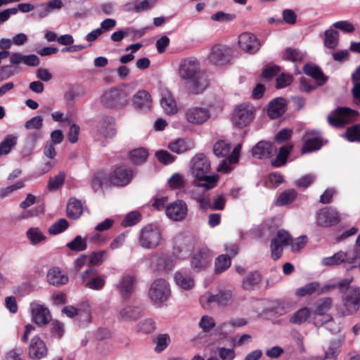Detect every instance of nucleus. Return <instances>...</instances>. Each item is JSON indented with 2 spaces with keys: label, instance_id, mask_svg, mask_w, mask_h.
I'll return each mask as SVG.
<instances>
[{
  "label": "nucleus",
  "instance_id": "obj_37",
  "mask_svg": "<svg viewBox=\"0 0 360 360\" xmlns=\"http://www.w3.org/2000/svg\"><path fill=\"white\" fill-rule=\"evenodd\" d=\"M344 339H336L330 342L328 349L325 351L323 360H336L342 347Z\"/></svg>",
  "mask_w": 360,
  "mask_h": 360
},
{
  "label": "nucleus",
  "instance_id": "obj_49",
  "mask_svg": "<svg viewBox=\"0 0 360 360\" xmlns=\"http://www.w3.org/2000/svg\"><path fill=\"white\" fill-rule=\"evenodd\" d=\"M148 151L143 148L134 149L130 153V160L134 164H141L145 162L148 158Z\"/></svg>",
  "mask_w": 360,
  "mask_h": 360
},
{
  "label": "nucleus",
  "instance_id": "obj_13",
  "mask_svg": "<svg viewBox=\"0 0 360 360\" xmlns=\"http://www.w3.org/2000/svg\"><path fill=\"white\" fill-rule=\"evenodd\" d=\"M253 115L252 105L247 103L241 104L235 109L232 115V122L235 126L242 128L250 123L253 119Z\"/></svg>",
  "mask_w": 360,
  "mask_h": 360
},
{
  "label": "nucleus",
  "instance_id": "obj_59",
  "mask_svg": "<svg viewBox=\"0 0 360 360\" xmlns=\"http://www.w3.org/2000/svg\"><path fill=\"white\" fill-rule=\"evenodd\" d=\"M345 136L350 141H360V125L356 124L349 127L345 131Z\"/></svg>",
  "mask_w": 360,
  "mask_h": 360
},
{
  "label": "nucleus",
  "instance_id": "obj_26",
  "mask_svg": "<svg viewBox=\"0 0 360 360\" xmlns=\"http://www.w3.org/2000/svg\"><path fill=\"white\" fill-rule=\"evenodd\" d=\"M47 354V348L44 341L35 336L32 338L29 346V356L34 360H39Z\"/></svg>",
  "mask_w": 360,
  "mask_h": 360
},
{
  "label": "nucleus",
  "instance_id": "obj_55",
  "mask_svg": "<svg viewBox=\"0 0 360 360\" xmlns=\"http://www.w3.org/2000/svg\"><path fill=\"white\" fill-rule=\"evenodd\" d=\"M260 281V275L257 272L250 274L243 281V288L250 290Z\"/></svg>",
  "mask_w": 360,
  "mask_h": 360
},
{
  "label": "nucleus",
  "instance_id": "obj_4",
  "mask_svg": "<svg viewBox=\"0 0 360 360\" xmlns=\"http://www.w3.org/2000/svg\"><path fill=\"white\" fill-rule=\"evenodd\" d=\"M162 231L159 227L153 224H148L139 232V244L147 250L155 249L162 242Z\"/></svg>",
  "mask_w": 360,
  "mask_h": 360
},
{
  "label": "nucleus",
  "instance_id": "obj_38",
  "mask_svg": "<svg viewBox=\"0 0 360 360\" xmlns=\"http://www.w3.org/2000/svg\"><path fill=\"white\" fill-rule=\"evenodd\" d=\"M174 280L176 285L184 290L191 289L194 285V280L186 272H176L175 274Z\"/></svg>",
  "mask_w": 360,
  "mask_h": 360
},
{
  "label": "nucleus",
  "instance_id": "obj_40",
  "mask_svg": "<svg viewBox=\"0 0 360 360\" xmlns=\"http://www.w3.org/2000/svg\"><path fill=\"white\" fill-rule=\"evenodd\" d=\"M18 136L14 134H8L0 143V151L3 155L10 153L11 149L16 145Z\"/></svg>",
  "mask_w": 360,
  "mask_h": 360
},
{
  "label": "nucleus",
  "instance_id": "obj_28",
  "mask_svg": "<svg viewBox=\"0 0 360 360\" xmlns=\"http://www.w3.org/2000/svg\"><path fill=\"white\" fill-rule=\"evenodd\" d=\"M143 315V310L141 307L127 305L119 311L120 318L124 321H135Z\"/></svg>",
  "mask_w": 360,
  "mask_h": 360
},
{
  "label": "nucleus",
  "instance_id": "obj_24",
  "mask_svg": "<svg viewBox=\"0 0 360 360\" xmlns=\"http://www.w3.org/2000/svg\"><path fill=\"white\" fill-rule=\"evenodd\" d=\"M336 285L327 284L321 286L317 282H311L306 284L305 285L297 289L295 295L300 297H304L312 293H317L318 295L323 294L329 291L330 289L335 288Z\"/></svg>",
  "mask_w": 360,
  "mask_h": 360
},
{
  "label": "nucleus",
  "instance_id": "obj_48",
  "mask_svg": "<svg viewBox=\"0 0 360 360\" xmlns=\"http://www.w3.org/2000/svg\"><path fill=\"white\" fill-rule=\"evenodd\" d=\"M66 246L72 251L82 252L87 248V243L81 236H77L72 241L67 243Z\"/></svg>",
  "mask_w": 360,
  "mask_h": 360
},
{
  "label": "nucleus",
  "instance_id": "obj_23",
  "mask_svg": "<svg viewBox=\"0 0 360 360\" xmlns=\"http://www.w3.org/2000/svg\"><path fill=\"white\" fill-rule=\"evenodd\" d=\"M165 212L168 218L174 221L182 220L187 215V205L183 200H177L166 207Z\"/></svg>",
  "mask_w": 360,
  "mask_h": 360
},
{
  "label": "nucleus",
  "instance_id": "obj_56",
  "mask_svg": "<svg viewBox=\"0 0 360 360\" xmlns=\"http://www.w3.org/2000/svg\"><path fill=\"white\" fill-rule=\"evenodd\" d=\"M285 58L290 61H301L304 57V53L298 49H287L284 53Z\"/></svg>",
  "mask_w": 360,
  "mask_h": 360
},
{
  "label": "nucleus",
  "instance_id": "obj_54",
  "mask_svg": "<svg viewBox=\"0 0 360 360\" xmlns=\"http://www.w3.org/2000/svg\"><path fill=\"white\" fill-rule=\"evenodd\" d=\"M199 327L205 333L210 332L216 326L214 319L210 316H202L199 321Z\"/></svg>",
  "mask_w": 360,
  "mask_h": 360
},
{
  "label": "nucleus",
  "instance_id": "obj_46",
  "mask_svg": "<svg viewBox=\"0 0 360 360\" xmlns=\"http://www.w3.org/2000/svg\"><path fill=\"white\" fill-rule=\"evenodd\" d=\"M108 253L106 250H101L91 252L89 256V264L91 266H100L107 259Z\"/></svg>",
  "mask_w": 360,
  "mask_h": 360
},
{
  "label": "nucleus",
  "instance_id": "obj_7",
  "mask_svg": "<svg viewBox=\"0 0 360 360\" xmlns=\"http://www.w3.org/2000/svg\"><path fill=\"white\" fill-rule=\"evenodd\" d=\"M171 295L169 283L162 278L155 279L148 290V297L150 300L158 305L167 301Z\"/></svg>",
  "mask_w": 360,
  "mask_h": 360
},
{
  "label": "nucleus",
  "instance_id": "obj_31",
  "mask_svg": "<svg viewBox=\"0 0 360 360\" xmlns=\"http://www.w3.org/2000/svg\"><path fill=\"white\" fill-rule=\"evenodd\" d=\"M285 110V101L282 98H276L269 103L267 112L271 119H275L282 115Z\"/></svg>",
  "mask_w": 360,
  "mask_h": 360
},
{
  "label": "nucleus",
  "instance_id": "obj_35",
  "mask_svg": "<svg viewBox=\"0 0 360 360\" xmlns=\"http://www.w3.org/2000/svg\"><path fill=\"white\" fill-rule=\"evenodd\" d=\"M83 213V206L81 201L71 198L67 205V214L69 218L79 219Z\"/></svg>",
  "mask_w": 360,
  "mask_h": 360
},
{
  "label": "nucleus",
  "instance_id": "obj_11",
  "mask_svg": "<svg viewBox=\"0 0 360 360\" xmlns=\"http://www.w3.org/2000/svg\"><path fill=\"white\" fill-rule=\"evenodd\" d=\"M359 113L348 108H339L328 116V123L336 127L356 120Z\"/></svg>",
  "mask_w": 360,
  "mask_h": 360
},
{
  "label": "nucleus",
  "instance_id": "obj_15",
  "mask_svg": "<svg viewBox=\"0 0 360 360\" xmlns=\"http://www.w3.org/2000/svg\"><path fill=\"white\" fill-rule=\"evenodd\" d=\"M290 240L291 237L286 231L280 230L277 232L276 236L271 239V257L274 260L281 257L283 248L288 245Z\"/></svg>",
  "mask_w": 360,
  "mask_h": 360
},
{
  "label": "nucleus",
  "instance_id": "obj_43",
  "mask_svg": "<svg viewBox=\"0 0 360 360\" xmlns=\"http://www.w3.org/2000/svg\"><path fill=\"white\" fill-rule=\"evenodd\" d=\"M311 311L307 307H303L295 312L290 319L292 323L300 325L305 322L310 316Z\"/></svg>",
  "mask_w": 360,
  "mask_h": 360
},
{
  "label": "nucleus",
  "instance_id": "obj_21",
  "mask_svg": "<svg viewBox=\"0 0 360 360\" xmlns=\"http://www.w3.org/2000/svg\"><path fill=\"white\" fill-rule=\"evenodd\" d=\"M133 176L134 172L131 169L119 167L109 176L110 184L117 186H124L129 184Z\"/></svg>",
  "mask_w": 360,
  "mask_h": 360
},
{
  "label": "nucleus",
  "instance_id": "obj_42",
  "mask_svg": "<svg viewBox=\"0 0 360 360\" xmlns=\"http://www.w3.org/2000/svg\"><path fill=\"white\" fill-rule=\"evenodd\" d=\"M26 236L31 244L34 245L44 241L46 238L41 231L37 227L29 229L26 233Z\"/></svg>",
  "mask_w": 360,
  "mask_h": 360
},
{
  "label": "nucleus",
  "instance_id": "obj_3",
  "mask_svg": "<svg viewBox=\"0 0 360 360\" xmlns=\"http://www.w3.org/2000/svg\"><path fill=\"white\" fill-rule=\"evenodd\" d=\"M360 309V287L348 288L342 296V304L338 312L342 316H350L356 314Z\"/></svg>",
  "mask_w": 360,
  "mask_h": 360
},
{
  "label": "nucleus",
  "instance_id": "obj_51",
  "mask_svg": "<svg viewBox=\"0 0 360 360\" xmlns=\"http://www.w3.org/2000/svg\"><path fill=\"white\" fill-rule=\"evenodd\" d=\"M137 330L143 333L148 334L155 330V322L153 319L148 318L140 321L136 326Z\"/></svg>",
  "mask_w": 360,
  "mask_h": 360
},
{
  "label": "nucleus",
  "instance_id": "obj_6",
  "mask_svg": "<svg viewBox=\"0 0 360 360\" xmlns=\"http://www.w3.org/2000/svg\"><path fill=\"white\" fill-rule=\"evenodd\" d=\"M332 307V300L330 298H325L318 302L315 307L314 311V315L315 316V324L316 326H323V323L327 324V328L330 330L333 333L339 331L340 327L337 326L334 328H331L333 321L330 315L326 314V312Z\"/></svg>",
  "mask_w": 360,
  "mask_h": 360
},
{
  "label": "nucleus",
  "instance_id": "obj_20",
  "mask_svg": "<svg viewBox=\"0 0 360 360\" xmlns=\"http://www.w3.org/2000/svg\"><path fill=\"white\" fill-rule=\"evenodd\" d=\"M340 221L338 212L332 209L324 208L317 212L316 224L321 227H330Z\"/></svg>",
  "mask_w": 360,
  "mask_h": 360
},
{
  "label": "nucleus",
  "instance_id": "obj_44",
  "mask_svg": "<svg viewBox=\"0 0 360 360\" xmlns=\"http://www.w3.org/2000/svg\"><path fill=\"white\" fill-rule=\"evenodd\" d=\"M297 197V192L294 189H288L282 192L278 197L276 204L283 206L291 203Z\"/></svg>",
  "mask_w": 360,
  "mask_h": 360
},
{
  "label": "nucleus",
  "instance_id": "obj_50",
  "mask_svg": "<svg viewBox=\"0 0 360 360\" xmlns=\"http://www.w3.org/2000/svg\"><path fill=\"white\" fill-rule=\"evenodd\" d=\"M230 149V143L224 140L217 141L213 147L214 153L218 157L226 156L229 154Z\"/></svg>",
  "mask_w": 360,
  "mask_h": 360
},
{
  "label": "nucleus",
  "instance_id": "obj_1",
  "mask_svg": "<svg viewBox=\"0 0 360 360\" xmlns=\"http://www.w3.org/2000/svg\"><path fill=\"white\" fill-rule=\"evenodd\" d=\"M178 73L179 77L186 80V89L189 94H202L208 82L206 77L200 71L199 60L195 57L183 58L179 63Z\"/></svg>",
  "mask_w": 360,
  "mask_h": 360
},
{
  "label": "nucleus",
  "instance_id": "obj_32",
  "mask_svg": "<svg viewBox=\"0 0 360 360\" xmlns=\"http://www.w3.org/2000/svg\"><path fill=\"white\" fill-rule=\"evenodd\" d=\"M274 151L271 143L268 141H259L252 149V155L258 159L270 157Z\"/></svg>",
  "mask_w": 360,
  "mask_h": 360
},
{
  "label": "nucleus",
  "instance_id": "obj_36",
  "mask_svg": "<svg viewBox=\"0 0 360 360\" xmlns=\"http://www.w3.org/2000/svg\"><path fill=\"white\" fill-rule=\"evenodd\" d=\"M303 71L306 75L313 77L319 85H323L327 81V77L323 75L321 69L315 65H305Z\"/></svg>",
  "mask_w": 360,
  "mask_h": 360
},
{
  "label": "nucleus",
  "instance_id": "obj_19",
  "mask_svg": "<svg viewBox=\"0 0 360 360\" xmlns=\"http://www.w3.org/2000/svg\"><path fill=\"white\" fill-rule=\"evenodd\" d=\"M133 107L141 112H146L150 110L153 100L150 94L146 90H139L131 98Z\"/></svg>",
  "mask_w": 360,
  "mask_h": 360
},
{
  "label": "nucleus",
  "instance_id": "obj_2",
  "mask_svg": "<svg viewBox=\"0 0 360 360\" xmlns=\"http://www.w3.org/2000/svg\"><path fill=\"white\" fill-rule=\"evenodd\" d=\"M190 172L192 176L198 181H202V185L207 189L216 187L218 175H209L211 166L207 158L203 153H197L192 158L189 163Z\"/></svg>",
  "mask_w": 360,
  "mask_h": 360
},
{
  "label": "nucleus",
  "instance_id": "obj_27",
  "mask_svg": "<svg viewBox=\"0 0 360 360\" xmlns=\"http://www.w3.org/2000/svg\"><path fill=\"white\" fill-rule=\"evenodd\" d=\"M97 127L98 133L105 138H112L116 135L115 121L112 117H103Z\"/></svg>",
  "mask_w": 360,
  "mask_h": 360
},
{
  "label": "nucleus",
  "instance_id": "obj_17",
  "mask_svg": "<svg viewBox=\"0 0 360 360\" xmlns=\"http://www.w3.org/2000/svg\"><path fill=\"white\" fill-rule=\"evenodd\" d=\"M303 139L304 145L301 149L302 153L318 150L322 146L321 134L317 130L306 131Z\"/></svg>",
  "mask_w": 360,
  "mask_h": 360
},
{
  "label": "nucleus",
  "instance_id": "obj_5",
  "mask_svg": "<svg viewBox=\"0 0 360 360\" xmlns=\"http://www.w3.org/2000/svg\"><path fill=\"white\" fill-rule=\"evenodd\" d=\"M358 259H360V251L358 249L355 250H348L347 252L339 251L330 257H326L322 259L321 264L326 266L345 265H358Z\"/></svg>",
  "mask_w": 360,
  "mask_h": 360
},
{
  "label": "nucleus",
  "instance_id": "obj_41",
  "mask_svg": "<svg viewBox=\"0 0 360 360\" xmlns=\"http://www.w3.org/2000/svg\"><path fill=\"white\" fill-rule=\"evenodd\" d=\"M292 145H285L279 149V151L274 160L272 161V165L275 167H281L286 163L288 155L292 149Z\"/></svg>",
  "mask_w": 360,
  "mask_h": 360
},
{
  "label": "nucleus",
  "instance_id": "obj_22",
  "mask_svg": "<svg viewBox=\"0 0 360 360\" xmlns=\"http://www.w3.org/2000/svg\"><path fill=\"white\" fill-rule=\"evenodd\" d=\"M238 46L240 50L248 53H256L260 46L257 37L250 32H243L238 37Z\"/></svg>",
  "mask_w": 360,
  "mask_h": 360
},
{
  "label": "nucleus",
  "instance_id": "obj_62",
  "mask_svg": "<svg viewBox=\"0 0 360 360\" xmlns=\"http://www.w3.org/2000/svg\"><path fill=\"white\" fill-rule=\"evenodd\" d=\"M208 190L202 185V181H198V184L190 191V194L191 198L196 200L202 195L207 194Z\"/></svg>",
  "mask_w": 360,
  "mask_h": 360
},
{
  "label": "nucleus",
  "instance_id": "obj_8",
  "mask_svg": "<svg viewBox=\"0 0 360 360\" xmlns=\"http://www.w3.org/2000/svg\"><path fill=\"white\" fill-rule=\"evenodd\" d=\"M211 110L205 105H193L184 112V119L191 125L200 126L211 118Z\"/></svg>",
  "mask_w": 360,
  "mask_h": 360
},
{
  "label": "nucleus",
  "instance_id": "obj_29",
  "mask_svg": "<svg viewBox=\"0 0 360 360\" xmlns=\"http://www.w3.org/2000/svg\"><path fill=\"white\" fill-rule=\"evenodd\" d=\"M47 281L50 285L59 286L68 282V275L58 267L51 268L46 275Z\"/></svg>",
  "mask_w": 360,
  "mask_h": 360
},
{
  "label": "nucleus",
  "instance_id": "obj_9",
  "mask_svg": "<svg viewBox=\"0 0 360 360\" xmlns=\"http://www.w3.org/2000/svg\"><path fill=\"white\" fill-rule=\"evenodd\" d=\"M102 103L108 108L120 109L128 103V94L122 89L112 88L101 96Z\"/></svg>",
  "mask_w": 360,
  "mask_h": 360
},
{
  "label": "nucleus",
  "instance_id": "obj_30",
  "mask_svg": "<svg viewBox=\"0 0 360 360\" xmlns=\"http://www.w3.org/2000/svg\"><path fill=\"white\" fill-rule=\"evenodd\" d=\"M160 105L167 115H174L178 111L176 102L170 91H165L162 93Z\"/></svg>",
  "mask_w": 360,
  "mask_h": 360
},
{
  "label": "nucleus",
  "instance_id": "obj_64",
  "mask_svg": "<svg viewBox=\"0 0 360 360\" xmlns=\"http://www.w3.org/2000/svg\"><path fill=\"white\" fill-rule=\"evenodd\" d=\"M43 118L41 116L34 117L27 120L25 127L27 129H39L42 127Z\"/></svg>",
  "mask_w": 360,
  "mask_h": 360
},
{
  "label": "nucleus",
  "instance_id": "obj_61",
  "mask_svg": "<svg viewBox=\"0 0 360 360\" xmlns=\"http://www.w3.org/2000/svg\"><path fill=\"white\" fill-rule=\"evenodd\" d=\"M236 18V15L226 13L223 11H218L211 16V19L216 22H230Z\"/></svg>",
  "mask_w": 360,
  "mask_h": 360
},
{
  "label": "nucleus",
  "instance_id": "obj_52",
  "mask_svg": "<svg viewBox=\"0 0 360 360\" xmlns=\"http://www.w3.org/2000/svg\"><path fill=\"white\" fill-rule=\"evenodd\" d=\"M68 226L69 224L65 219H60L49 228V233L51 235L59 234L65 231Z\"/></svg>",
  "mask_w": 360,
  "mask_h": 360
},
{
  "label": "nucleus",
  "instance_id": "obj_47",
  "mask_svg": "<svg viewBox=\"0 0 360 360\" xmlns=\"http://www.w3.org/2000/svg\"><path fill=\"white\" fill-rule=\"evenodd\" d=\"M231 264V258L226 255H219L215 260V272L221 274L226 271Z\"/></svg>",
  "mask_w": 360,
  "mask_h": 360
},
{
  "label": "nucleus",
  "instance_id": "obj_39",
  "mask_svg": "<svg viewBox=\"0 0 360 360\" xmlns=\"http://www.w3.org/2000/svg\"><path fill=\"white\" fill-rule=\"evenodd\" d=\"M109 176L103 172H98L96 173L91 181V186L94 191H97L103 186L110 185Z\"/></svg>",
  "mask_w": 360,
  "mask_h": 360
},
{
  "label": "nucleus",
  "instance_id": "obj_34",
  "mask_svg": "<svg viewBox=\"0 0 360 360\" xmlns=\"http://www.w3.org/2000/svg\"><path fill=\"white\" fill-rule=\"evenodd\" d=\"M195 145L192 140L179 139L169 143L168 148L176 153H182L194 148Z\"/></svg>",
  "mask_w": 360,
  "mask_h": 360
},
{
  "label": "nucleus",
  "instance_id": "obj_25",
  "mask_svg": "<svg viewBox=\"0 0 360 360\" xmlns=\"http://www.w3.org/2000/svg\"><path fill=\"white\" fill-rule=\"evenodd\" d=\"M136 278L131 274H126L120 277L116 288L122 297L129 298L134 292Z\"/></svg>",
  "mask_w": 360,
  "mask_h": 360
},
{
  "label": "nucleus",
  "instance_id": "obj_18",
  "mask_svg": "<svg viewBox=\"0 0 360 360\" xmlns=\"http://www.w3.org/2000/svg\"><path fill=\"white\" fill-rule=\"evenodd\" d=\"M212 259V255L210 250L202 248L193 254L191 260V267L199 271L208 267Z\"/></svg>",
  "mask_w": 360,
  "mask_h": 360
},
{
  "label": "nucleus",
  "instance_id": "obj_63",
  "mask_svg": "<svg viewBox=\"0 0 360 360\" xmlns=\"http://www.w3.org/2000/svg\"><path fill=\"white\" fill-rule=\"evenodd\" d=\"M155 157L162 163L168 165L174 161V157L166 150H158L155 153Z\"/></svg>",
  "mask_w": 360,
  "mask_h": 360
},
{
  "label": "nucleus",
  "instance_id": "obj_33",
  "mask_svg": "<svg viewBox=\"0 0 360 360\" xmlns=\"http://www.w3.org/2000/svg\"><path fill=\"white\" fill-rule=\"evenodd\" d=\"M157 0H135L133 2L126 4L125 9L127 11L141 13L153 8Z\"/></svg>",
  "mask_w": 360,
  "mask_h": 360
},
{
  "label": "nucleus",
  "instance_id": "obj_60",
  "mask_svg": "<svg viewBox=\"0 0 360 360\" xmlns=\"http://www.w3.org/2000/svg\"><path fill=\"white\" fill-rule=\"evenodd\" d=\"M140 217L138 212H131L126 215L121 224L124 227L135 225L139 221Z\"/></svg>",
  "mask_w": 360,
  "mask_h": 360
},
{
  "label": "nucleus",
  "instance_id": "obj_57",
  "mask_svg": "<svg viewBox=\"0 0 360 360\" xmlns=\"http://www.w3.org/2000/svg\"><path fill=\"white\" fill-rule=\"evenodd\" d=\"M170 342V338L168 334H160L157 337L156 346L155 350L157 352H160L165 350Z\"/></svg>",
  "mask_w": 360,
  "mask_h": 360
},
{
  "label": "nucleus",
  "instance_id": "obj_58",
  "mask_svg": "<svg viewBox=\"0 0 360 360\" xmlns=\"http://www.w3.org/2000/svg\"><path fill=\"white\" fill-rule=\"evenodd\" d=\"M167 184L172 188H181L184 186V178L182 174L175 173L168 179Z\"/></svg>",
  "mask_w": 360,
  "mask_h": 360
},
{
  "label": "nucleus",
  "instance_id": "obj_14",
  "mask_svg": "<svg viewBox=\"0 0 360 360\" xmlns=\"http://www.w3.org/2000/svg\"><path fill=\"white\" fill-rule=\"evenodd\" d=\"M30 313L32 321L39 326L48 324L51 320V315L49 309L41 302L33 301L30 305Z\"/></svg>",
  "mask_w": 360,
  "mask_h": 360
},
{
  "label": "nucleus",
  "instance_id": "obj_16",
  "mask_svg": "<svg viewBox=\"0 0 360 360\" xmlns=\"http://www.w3.org/2000/svg\"><path fill=\"white\" fill-rule=\"evenodd\" d=\"M231 297L232 292L230 290L221 291L217 295L206 292L200 297V302L204 308L211 306L214 303L219 306H226L231 300Z\"/></svg>",
  "mask_w": 360,
  "mask_h": 360
},
{
  "label": "nucleus",
  "instance_id": "obj_10",
  "mask_svg": "<svg viewBox=\"0 0 360 360\" xmlns=\"http://www.w3.org/2000/svg\"><path fill=\"white\" fill-rule=\"evenodd\" d=\"M80 277L82 285L89 289L99 291L105 285L106 276L100 274L96 269L91 267L86 269Z\"/></svg>",
  "mask_w": 360,
  "mask_h": 360
},
{
  "label": "nucleus",
  "instance_id": "obj_45",
  "mask_svg": "<svg viewBox=\"0 0 360 360\" xmlns=\"http://www.w3.org/2000/svg\"><path fill=\"white\" fill-rule=\"evenodd\" d=\"M324 45L328 49H335L338 45L339 33L336 30H328L324 34Z\"/></svg>",
  "mask_w": 360,
  "mask_h": 360
},
{
  "label": "nucleus",
  "instance_id": "obj_53",
  "mask_svg": "<svg viewBox=\"0 0 360 360\" xmlns=\"http://www.w3.org/2000/svg\"><path fill=\"white\" fill-rule=\"evenodd\" d=\"M65 174L64 172H60L57 175L50 177L48 187L49 190H56L61 187L65 181Z\"/></svg>",
  "mask_w": 360,
  "mask_h": 360
},
{
  "label": "nucleus",
  "instance_id": "obj_12",
  "mask_svg": "<svg viewBox=\"0 0 360 360\" xmlns=\"http://www.w3.org/2000/svg\"><path fill=\"white\" fill-rule=\"evenodd\" d=\"M231 49L224 45L215 44L212 46L207 56L208 62L215 66H223L228 64L231 60Z\"/></svg>",
  "mask_w": 360,
  "mask_h": 360
}]
</instances>
